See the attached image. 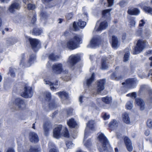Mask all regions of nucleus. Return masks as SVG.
<instances>
[{
    "mask_svg": "<svg viewBox=\"0 0 152 152\" xmlns=\"http://www.w3.org/2000/svg\"><path fill=\"white\" fill-rule=\"evenodd\" d=\"M111 9H107L104 10L102 12V17L96 23L94 29V31H101L102 30L106 29L108 26V24L105 20L104 18L107 16H110V12Z\"/></svg>",
    "mask_w": 152,
    "mask_h": 152,
    "instance_id": "f257e3e1",
    "label": "nucleus"
},
{
    "mask_svg": "<svg viewBox=\"0 0 152 152\" xmlns=\"http://www.w3.org/2000/svg\"><path fill=\"white\" fill-rule=\"evenodd\" d=\"M82 43V39L78 35L75 36L73 38L68 40L65 45L62 46L67 48L69 50H73L78 47V45Z\"/></svg>",
    "mask_w": 152,
    "mask_h": 152,
    "instance_id": "f03ea898",
    "label": "nucleus"
},
{
    "mask_svg": "<svg viewBox=\"0 0 152 152\" xmlns=\"http://www.w3.org/2000/svg\"><path fill=\"white\" fill-rule=\"evenodd\" d=\"M98 135V139L102 145L101 147H100L99 146V144H98V149L100 152H103L104 151L107 150V148L110 147V145L107 140L103 134L99 133Z\"/></svg>",
    "mask_w": 152,
    "mask_h": 152,
    "instance_id": "7ed1b4c3",
    "label": "nucleus"
},
{
    "mask_svg": "<svg viewBox=\"0 0 152 152\" xmlns=\"http://www.w3.org/2000/svg\"><path fill=\"white\" fill-rule=\"evenodd\" d=\"M62 129V126L61 125H58L55 128L53 131V136L54 137L58 139L61 136L66 137H69L67 129L64 128L63 129L61 132Z\"/></svg>",
    "mask_w": 152,
    "mask_h": 152,
    "instance_id": "20e7f679",
    "label": "nucleus"
},
{
    "mask_svg": "<svg viewBox=\"0 0 152 152\" xmlns=\"http://www.w3.org/2000/svg\"><path fill=\"white\" fill-rule=\"evenodd\" d=\"M148 45V43L145 40H138L134 49V53L136 54L140 53L144 49L147 47Z\"/></svg>",
    "mask_w": 152,
    "mask_h": 152,
    "instance_id": "39448f33",
    "label": "nucleus"
},
{
    "mask_svg": "<svg viewBox=\"0 0 152 152\" xmlns=\"http://www.w3.org/2000/svg\"><path fill=\"white\" fill-rule=\"evenodd\" d=\"M79 58L78 54L72 55L69 58L67 62V64L72 69H74V66Z\"/></svg>",
    "mask_w": 152,
    "mask_h": 152,
    "instance_id": "423d86ee",
    "label": "nucleus"
},
{
    "mask_svg": "<svg viewBox=\"0 0 152 152\" xmlns=\"http://www.w3.org/2000/svg\"><path fill=\"white\" fill-rule=\"evenodd\" d=\"M24 55L22 54L21 56V59L20 60V66L21 67H24V66H25L26 67H29L31 66V64H33L36 59L35 56L34 55H31L29 58V60L27 63L25 65H24V61L23 60V59L24 58Z\"/></svg>",
    "mask_w": 152,
    "mask_h": 152,
    "instance_id": "0eeeda50",
    "label": "nucleus"
},
{
    "mask_svg": "<svg viewBox=\"0 0 152 152\" xmlns=\"http://www.w3.org/2000/svg\"><path fill=\"white\" fill-rule=\"evenodd\" d=\"M27 39L30 42L33 49L35 51H37L40 47L39 41L38 39L31 38L28 37Z\"/></svg>",
    "mask_w": 152,
    "mask_h": 152,
    "instance_id": "6e6552de",
    "label": "nucleus"
},
{
    "mask_svg": "<svg viewBox=\"0 0 152 152\" xmlns=\"http://www.w3.org/2000/svg\"><path fill=\"white\" fill-rule=\"evenodd\" d=\"M20 2L19 0L14 1L9 7L8 10L11 13H13L16 10H18L20 8Z\"/></svg>",
    "mask_w": 152,
    "mask_h": 152,
    "instance_id": "1a4fd4ad",
    "label": "nucleus"
},
{
    "mask_svg": "<svg viewBox=\"0 0 152 152\" xmlns=\"http://www.w3.org/2000/svg\"><path fill=\"white\" fill-rule=\"evenodd\" d=\"M94 121L93 120L90 121L87 123L85 131V138L87 134L91 133L94 130Z\"/></svg>",
    "mask_w": 152,
    "mask_h": 152,
    "instance_id": "9d476101",
    "label": "nucleus"
},
{
    "mask_svg": "<svg viewBox=\"0 0 152 152\" xmlns=\"http://www.w3.org/2000/svg\"><path fill=\"white\" fill-rule=\"evenodd\" d=\"M54 73L56 74H60L63 72L62 65L60 63H57L53 65L52 67Z\"/></svg>",
    "mask_w": 152,
    "mask_h": 152,
    "instance_id": "9b49d317",
    "label": "nucleus"
},
{
    "mask_svg": "<svg viewBox=\"0 0 152 152\" xmlns=\"http://www.w3.org/2000/svg\"><path fill=\"white\" fill-rule=\"evenodd\" d=\"M136 84V81L135 79H129L127 80L125 82L123 83L122 84H125L129 88H133L135 87Z\"/></svg>",
    "mask_w": 152,
    "mask_h": 152,
    "instance_id": "f8f14e48",
    "label": "nucleus"
},
{
    "mask_svg": "<svg viewBox=\"0 0 152 152\" xmlns=\"http://www.w3.org/2000/svg\"><path fill=\"white\" fill-rule=\"evenodd\" d=\"M33 92L31 88L30 87H25L24 88V91L22 94V96L25 98H30L33 95Z\"/></svg>",
    "mask_w": 152,
    "mask_h": 152,
    "instance_id": "ddd939ff",
    "label": "nucleus"
},
{
    "mask_svg": "<svg viewBox=\"0 0 152 152\" xmlns=\"http://www.w3.org/2000/svg\"><path fill=\"white\" fill-rule=\"evenodd\" d=\"M45 83L46 85H49L51 86L50 89L54 91L59 87L58 82L57 81L53 83L50 81L48 78L45 79L44 80Z\"/></svg>",
    "mask_w": 152,
    "mask_h": 152,
    "instance_id": "4468645a",
    "label": "nucleus"
},
{
    "mask_svg": "<svg viewBox=\"0 0 152 152\" xmlns=\"http://www.w3.org/2000/svg\"><path fill=\"white\" fill-rule=\"evenodd\" d=\"M86 23L84 21L79 20L77 22H74L73 24V28L75 31L78 30L79 28H83L86 25Z\"/></svg>",
    "mask_w": 152,
    "mask_h": 152,
    "instance_id": "2eb2a0df",
    "label": "nucleus"
},
{
    "mask_svg": "<svg viewBox=\"0 0 152 152\" xmlns=\"http://www.w3.org/2000/svg\"><path fill=\"white\" fill-rule=\"evenodd\" d=\"M105 83V79L100 80L98 81L97 87V94H99L101 91L104 89Z\"/></svg>",
    "mask_w": 152,
    "mask_h": 152,
    "instance_id": "dca6fc26",
    "label": "nucleus"
},
{
    "mask_svg": "<svg viewBox=\"0 0 152 152\" xmlns=\"http://www.w3.org/2000/svg\"><path fill=\"white\" fill-rule=\"evenodd\" d=\"M100 40L97 37H93L90 41L88 46L94 48L99 45Z\"/></svg>",
    "mask_w": 152,
    "mask_h": 152,
    "instance_id": "f3484780",
    "label": "nucleus"
},
{
    "mask_svg": "<svg viewBox=\"0 0 152 152\" xmlns=\"http://www.w3.org/2000/svg\"><path fill=\"white\" fill-rule=\"evenodd\" d=\"M124 141L127 150L130 152L132 151L133 149L132 143L130 139L127 137H125Z\"/></svg>",
    "mask_w": 152,
    "mask_h": 152,
    "instance_id": "a211bd4d",
    "label": "nucleus"
},
{
    "mask_svg": "<svg viewBox=\"0 0 152 152\" xmlns=\"http://www.w3.org/2000/svg\"><path fill=\"white\" fill-rule=\"evenodd\" d=\"M15 105L19 108H23L25 107V102L20 98H17L15 99Z\"/></svg>",
    "mask_w": 152,
    "mask_h": 152,
    "instance_id": "6ab92c4d",
    "label": "nucleus"
},
{
    "mask_svg": "<svg viewBox=\"0 0 152 152\" xmlns=\"http://www.w3.org/2000/svg\"><path fill=\"white\" fill-rule=\"evenodd\" d=\"M136 104L138 106L141 110H143L145 108V103L142 99L140 98L136 99Z\"/></svg>",
    "mask_w": 152,
    "mask_h": 152,
    "instance_id": "aec40b11",
    "label": "nucleus"
},
{
    "mask_svg": "<svg viewBox=\"0 0 152 152\" xmlns=\"http://www.w3.org/2000/svg\"><path fill=\"white\" fill-rule=\"evenodd\" d=\"M30 140L31 142H37L39 141V138L37 135L34 132H32L30 133Z\"/></svg>",
    "mask_w": 152,
    "mask_h": 152,
    "instance_id": "412c9836",
    "label": "nucleus"
},
{
    "mask_svg": "<svg viewBox=\"0 0 152 152\" xmlns=\"http://www.w3.org/2000/svg\"><path fill=\"white\" fill-rule=\"evenodd\" d=\"M112 46L113 48L116 49L118 48L119 46V44L118 39L117 37L114 36H113L112 38Z\"/></svg>",
    "mask_w": 152,
    "mask_h": 152,
    "instance_id": "4be33fe9",
    "label": "nucleus"
},
{
    "mask_svg": "<svg viewBox=\"0 0 152 152\" xmlns=\"http://www.w3.org/2000/svg\"><path fill=\"white\" fill-rule=\"evenodd\" d=\"M101 100H102L103 102L107 104H109L112 102V99L111 97L107 96L105 97L102 98V99L98 98L97 99V102Z\"/></svg>",
    "mask_w": 152,
    "mask_h": 152,
    "instance_id": "5701e85b",
    "label": "nucleus"
},
{
    "mask_svg": "<svg viewBox=\"0 0 152 152\" xmlns=\"http://www.w3.org/2000/svg\"><path fill=\"white\" fill-rule=\"evenodd\" d=\"M67 124L69 127L72 128H75L77 125L76 121L72 118L67 121Z\"/></svg>",
    "mask_w": 152,
    "mask_h": 152,
    "instance_id": "b1692460",
    "label": "nucleus"
},
{
    "mask_svg": "<svg viewBox=\"0 0 152 152\" xmlns=\"http://www.w3.org/2000/svg\"><path fill=\"white\" fill-rule=\"evenodd\" d=\"M23 152H38L40 151V148L38 146L31 147L28 151L27 150L24 149V148Z\"/></svg>",
    "mask_w": 152,
    "mask_h": 152,
    "instance_id": "393cba45",
    "label": "nucleus"
},
{
    "mask_svg": "<svg viewBox=\"0 0 152 152\" xmlns=\"http://www.w3.org/2000/svg\"><path fill=\"white\" fill-rule=\"evenodd\" d=\"M56 94H58L62 100L67 99L68 96L67 93L64 91L57 93Z\"/></svg>",
    "mask_w": 152,
    "mask_h": 152,
    "instance_id": "a878e982",
    "label": "nucleus"
},
{
    "mask_svg": "<svg viewBox=\"0 0 152 152\" xmlns=\"http://www.w3.org/2000/svg\"><path fill=\"white\" fill-rule=\"evenodd\" d=\"M128 13L129 15H137L140 13V10L137 8H133L132 9H129Z\"/></svg>",
    "mask_w": 152,
    "mask_h": 152,
    "instance_id": "bb28decb",
    "label": "nucleus"
},
{
    "mask_svg": "<svg viewBox=\"0 0 152 152\" xmlns=\"http://www.w3.org/2000/svg\"><path fill=\"white\" fill-rule=\"evenodd\" d=\"M94 76L95 74L94 73H92L91 77L89 79H87L86 81L84 82V84H86L88 86H89L94 80Z\"/></svg>",
    "mask_w": 152,
    "mask_h": 152,
    "instance_id": "cd10ccee",
    "label": "nucleus"
},
{
    "mask_svg": "<svg viewBox=\"0 0 152 152\" xmlns=\"http://www.w3.org/2000/svg\"><path fill=\"white\" fill-rule=\"evenodd\" d=\"M106 57H103L102 58L101 65L102 69H106L108 67V63L106 62Z\"/></svg>",
    "mask_w": 152,
    "mask_h": 152,
    "instance_id": "c85d7f7f",
    "label": "nucleus"
},
{
    "mask_svg": "<svg viewBox=\"0 0 152 152\" xmlns=\"http://www.w3.org/2000/svg\"><path fill=\"white\" fill-rule=\"evenodd\" d=\"M122 116L123 120L124 123L128 124L130 123V118L127 113H125L123 114Z\"/></svg>",
    "mask_w": 152,
    "mask_h": 152,
    "instance_id": "c756f323",
    "label": "nucleus"
},
{
    "mask_svg": "<svg viewBox=\"0 0 152 152\" xmlns=\"http://www.w3.org/2000/svg\"><path fill=\"white\" fill-rule=\"evenodd\" d=\"M88 134H87L85 138V136L84 137L83 143L84 145L88 148H89L91 146V140L90 139H88L87 140H86L87 137L88 135Z\"/></svg>",
    "mask_w": 152,
    "mask_h": 152,
    "instance_id": "7c9ffc66",
    "label": "nucleus"
},
{
    "mask_svg": "<svg viewBox=\"0 0 152 152\" xmlns=\"http://www.w3.org/2000/svg\"><path fill=\"white\" fill-rule=\"evenodd\" d=\"M118 126V123L115 120H113L109 124V127L111 129H114Z\"/></svg>",
    "mask_w": 152,
    "mask_h": 152,
    "instance_id": "2f4dec72",
    "label": "nucleus"
},
{
    "mask_svg": "<svg viewBox=\"0 0 152 152\" xmlns=\"http://www.w3.org/2000/svg\"><path fill=\"white\" fill-rule=\"evenodd\" d=\"M142 9L146 13L152 15V8L149 7L144 6Z\"/></svg>",
    "mask_w": 152,
    "mask_h": 152,
    "instance_id": "473e14b6",
    "label": "nucleus"
},
{
    "mask_svg": "<svg viewBox=\"0 0 152 152\" xmlns=\"http://www.w3.org/2000/svg\"><path fill=\"white\" fill-rule=\"evenodd\" d=\"M135 18L132 17L130 18L129 20V26L131 28L134 27L135 25Z\"/></svg>",
    "mask_w": 152,
    "mask_h": 152,
    "instance_id": "72a5a7b5",
    "label": "nucleus"
},
{
    "mask_svg": "<svg viewBox=\"0 0 152 152\" xmlns=\"http://www.w3.org/2000/svg\"><path fill=\"white\" fill-rule=\"evenodd\" d=\"M59 56L51 53L49 56V58L52 61H56L59 58Z\"/></svg>",
    "mask_w": 152,
    "mask_h": 152,
    "instance_id": "f704fd0d",
    "label": "nucleus"
},
{
    "mask_svg": "<svg viewBox=\"0 0 152 152\" xmlns=\"http://www.w3.org/2000/svg\"><path fill=\"white\" fill-rule=\"evenodd\" d=\"M42 32V31L39 28H36L33 29L32 34L33 35L37 36L40 34Z\"/></svg>",
    "mask_w": 152,
    "mask_h": 152,
    "instance_id": "c9c22d12",
    "label": "nucleus"
},
{
    "mask_svg": "<svg viewBox=\"0 0 152 152\" xmlns=\"http://www.w3.org/2000/svg\"><path fill=\"white\" fill-rule=\"evenodd\" d=\"M49 124L48 122L45 123L43 125V129L45 132V134L47 136L48 134V131L49 129L48 128V126Z\"/></svg>",
    "mask_w": 152,
    "mask_h": 152,
    "instance_id": "e433bc0d",
    "label": "nucleus"
},
{
    "mask_svg": "<svg viewBox=\"0 0 152 152\" xmlns=\"http://www.w3.org/2000/svg\"><path fill=\"white\" fill-rule=\"evenodd\" d=\"M36 15L35 13H32L30 14L29 17L30 18H32L31 21L34 24L36 21Z\"/></svg>",
    "mask_w": 152,
    "mask_h": 152,
    "instance_id": "4c0bfd02",
    "label": "nucleus"
},
{
    "mask_svg": "<svg viewBox=\"0 0 152 152\" xmlns=\"http://www.w3.org/2000/svg\"><path fill=\"white\" fill-rule=\"evenodd\" d=\"M57 106L56 104L53 102H50L49 104V107L50 110L55 109Z\"/></svg>",
    "mask_w": 152,
    "mask_h": 152,
    "instance_id": "58836bf2",
    "label": "nucleus"
},
{
    "mask_svg": "<svg viewBox=\"0 0 152 152\" xmlns=\"http://www.w3.org/2000/svg\"><path fill=\"white\" fill-rule=\"evenodd\" d=\"M133 102L132 101L128 102L126 103V107L128 109L130 110L133 107Z\"/></svg>",
    "mask_w": 152,
    "mask_h": 152,
    "instance_id": "ea45409f",
    "label": "nucleus"
},
{
    "mask_svg": "<svg viewBox=\"0 0 152 152\" xmlns=\"http://www.w3.org/2000/svg\"><path fill=\"white\" fill-rule=\"evenodd\" d=\"M66 145L69 148H71L74 147V144L71 141H68L66 142Z\"/></svg>",
    "mask_w": 152,
    "mask_h": 152,
    "instance_id": "a19ab883",
    "label": "nucleus"
},
{
    "mask_svg": "<svg viewBox=\"0 0 152 152\" xmlns=\"http://www.w3.org/2000/svg\"><path fill=\"white\" fill-rule=\"evenodd\" d=\"M129 52L128 51L126 52L124 57V62L128 61L129 60Z\"/></svg>",
    "mask_w": 152,
    "mask_h": 152,
    "instance_id": "79ce46f5",
    "label": "nucleus"
},
{
    "mask_svg": "<svg viewBox=\"0 0 152 152\" xmlns=\"http://www.w3.org/2000/svg\"><path fill=\"white\" fill-rule=\"evenodd\" d=\"M35 8V6L34 4L29 3L28 4L27 8L29 10H33Z\"/></svg>",
    "mask_w": 152,
    "mask_h": 152,
    "instance_id": "37998d69",
    "label": "nucleus"
},
{
    "mask_svg": "<svg viewBox=\"0 0 152 152\" xmlns=\"http://www.w3.org/2000/svg\"><path fill=\"white\" fill-rule=\"evenodd\" d=\"M147 126L150 128H152V120L151 119H148L147 122Z\"/></svg>",
    "mask_w": 152,
    "mask_h": 152,
    "instance_id": "c03bdc74",
    "label": "nucleus"
},
{
    "mask_svg": "<svg viewBox=\"0 0 152 152\" xmlns=\"http://www.w3.org/2000/svg\"><path fill=\"white\" fill-rule=\"evenodd\" d=\"M45 95L46 99L47 100H49L51 98V94L48 91H46L45 92Z\"/></svg>",
    "mask_w": 152,
    "mask_h": 152,
    "instance_id": "a18cd8bd",
    "label": "nucleus"
},
{
    "mask_svg": "<svg viewBox=\"0 0 152 152\" xmlns=\"http://www.w3.org/2000/svg\"><path fill=\"white\" fill-rule=\"evenodd\" d=\"M144 33L146 37H148L151 34V32L149 29H145L144 31Z\"/></svg>",
    "mask_w": 152,
    "mask_h": 152,
    "instance_id": "49530a36",
    "label": "nucleus"
},
{
    "mask_svg": "<svg viewBox=\"0 0 152 152\" xmlns=\"http://www.w3.org/2000/svg\"><path fill=\"white\" fill-rule=\"evenodd\" d=\"M108 3V7H112L113 5L114 0H107Z\"/></svg>",
    "mask_w": 152,
    "mask_h": 152,
    "instance_id": "de8ad7c7",
    "label": "nucleus"
},
{
    "mask_svg": "<svg viewBox=\"0 0 152 152\" xmlns=\"http://www.w3.org/2000/svg\"><path fill=\"white\" fill-rule=\"evenodd\" d=\"M111 78L113 79H115L116 80H119L121 79V78H119L116 77V75L115 73H113L111 75Z\"/></svg>",
    "mask_w": 152,
    "mask_h": 152,
    "instance_id": "09e8293b",
    "label": "nucleus"
},
{
    "mask_svg": "<svg viewBox=\"0 0 152 152\" xmlns=\"http://www.w3.org/2000/svg\"><path fill=\"white\" fill-rule=\"evenodd\" d=\"M145 23V20L142 19L140 21L139 24V26L140 27H142L144 26Z\"/></svg>",
    "mask_w": 152,
    "mask_h": 152,
    "instance_id": "8fccbe9b",
    "label": "nucleus"
},
{
    "mask_svg": "<svg viewBox=\"0 0 152 152\" xmlns=\"http://www.w3.org/2000/svg\"><path fill=\"white\" fill-rule=\"evenodd\" d=\"M110 115L107 113H104L103 116V117L104 120H106L109 118Z\"/></svg>",
    "mask_w": 152,
    "mask_h": 152,
    "instance_id": "3c124183",
    "label": "nucleus"
},
{
    "mask_svg": "<svg viewBox=\"0 0 152 152\" xmlns=\"http://www.w3.org/2000/svg\"><path fill=\"white\" fill-rule=\"evenodd\" d=\"M73 16V14L70 13L67 14L66 15V18L68 20L70 19Z\"/></svg>",
    "mask_w": 152,
    "mask_h": 152,
    "instance_id": "603ef678",
    "label": "nucleus"
},
{
    "mask_svg": "<svg viewBox=\"0 0 152 152\" xmlns=\"http://www.w3.org/2000/svg\"><path fill=\"white\" fill-rule=\"evenodd\" d=\"M9 73L10 74L11 76L12 77H14L15 76V72L13 71H12V70L11 69L10 70V72Z\"/></svg>",
    "mask_w": 152,
    "mask_h": 152,
    "instance_id": "864d4df0",
    "label": "nucleus"
},
{
    "mask_svg": "<svg viewBox=\"0 0 152 152\" xmlns=\"http://www.w3.org/2000/svg\"><path fill=\"white\" fill-rule=\"evenodd\" d=\"M149 100L151 102H152V91H150L149 93Z\"/></svg>",
    "mask_w": 152,
    "mask_h": 152,
    "instance_id": "5fc2aeb1",
    "label": "nucleus"
},
{
    "mask_svg": "<svg viewBox=\"0 0 152 152\" xmlns=\"http://www.w3.org/2000/svg\"><path fill=\"white\" fill-rule=\"evenodd\" d=\"M147 88V86L145 85H142L141 86L140 90L142 91L145 90Z\"/></svg>",
    "mask_w": 152,
    "mask_h": 152,
    "instance_id": "6e6d98bb",
    "label": "nucleus"
},
{
    "mask_svg": "<svg viewBox=\"0 0 152 152\" xmlns=\"http://www.w3.org/2000/svg\"><path fill=\"white\" fill-rule=\"evenodd\" d=\"M85 98L83 96H80L79 98V101L80 103H82V100H84Z\"/></svg>",
    "mask_w": 152,
    "mask_h": 152,
    "instance_id": "4d7b16f0",
    "label": "nucleus"
},
{
    "mask_svg": "<svg viewBox=\"0 0 152 152\" xmlns=\"http://www.w3.org/2000/svg\"><path fill=\"white\" fill-rule=\"evenodd\" d=\"M6 152H15L14 150L12 148H8Z\"/></svg>",
    "mask_w": 152,
    "mask_h": 152,
    "instance_id": "13d9d810",
    "label": "nucleus"
},
{
    "mask_svg": "<svg viewBox=\"0 0 152 152\" xmlns=\"http://www.w3.org/2000/svg\"><path fill=\"white\" fill-rule=\"evenodd\" d=\"M146 54L147 55L152 54V50H149L146 52Z\"/></svg>",
    "mask_w": 152,
    "mask_h": 152,
    "instance_id": "bf43d9fd",
    "label": "nucleus"
},
{
    "mask_svg": "<svg viewBox=\"0 0 152 152\" xmlns=\"http://www.w3.org/2000/svg\"><path fill=\"white\" fill-rule=\"evenodd\" d=\"M150 134V132L149 130H147L145 132V134L146 136H148Z\"/></svg>",
    "mask_w": 152,
    "mask_h": 152,
    "instance_id": "052dcab7",
    "label": "nucleus"
},
{
    "mask_svg": "<svg viewBox=\"0 0 152 152\" xmlns=\"http://www.w3.org/2000/svg\"><path fill=\"white\" fill-rule=\"evenodd\" d=\"M136 96V94L135 92L132 93L131 97L135 98Z\"/></svg>",
    "mask_w": 152,
    "mask_h": 152,
    "instance_id": "680f3d73",
    "label": "nucleus"
},
{
    "mask_svg": "<svg viewBox=\"0 0 152 152\" xmlns=\"http://www.w3.org/2000/svg\"><path fill=\"white\" fill-rule=\"evenodd\" d=\"M139 76L142 79L145 78L146 77V76L143 74L142 75L141 74H139Z\"/></svg>",
    "mask_w": 152,
    "mask_h": 152,
    "instance_id": "e2e57ef3",
    "label": "nucleus"
},
{
    "mask_svg": "<svg viewBox=\"0 0 152 152\" xmlns=\"http://www.w3.org/2000/svg\"><path fill=\"white\" fill-rule=\"evenodd\" d=\"M10 0H0V1L2 3H7Z\"/></svg>",
    "mask_w": 152,
    "mask_h": 152,
    "instance_id": "0e129e2a",
    "label": "nucleus"
},
{
    "mask_svg": "<svg viewBox=\"0 0 152 152\" xmlns=\"http://www.w3.org/2000/svg\"><path fill=\"white\" fill-rule=\"evenodd\" d=\"M50 152H58L57 151L56 149H52L50 150Z\"/></svg>",
    "mask_w": 152,
    "mask_h": 152,
    "instance_id": "69168bd1",
    "label": "nucleus"
},
{
    "mask_svg": "<svg viewBox=\"0 0 152 152\" xmlns=\"http://www.w3.org/2000/svg\"><path fill=\"white\" fill-rule=\"evenodd\" d=\"M89 106L92 107H95V104L94 103H93L92 102H91L89 104Z\"/></svg>",
    "mask_w": 152,
    "mask_h": 152,
    "instance_id": "338daca9",
    "label": "nucleus"
},
{
    "mask_svg": "<svg viewBox=\"0 0 152 152\" xmlns=\"http://www.w3.org/2000/svg\"><path fill=\"white\" fill-rule=\"evenodd\" d=\"M149 59L151 61V62L150 64V66H152V56L149 58Z\"/></svg>",
    "mask_w": 152,
    "mask_h": 152,
    "instance_id": "774afa93",
    "label": "nucleus"
}]
</instances>
